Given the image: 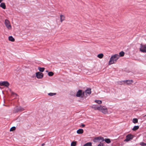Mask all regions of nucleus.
<instances>
[{
    "instance_id": "473e14b6",
    "label": "nucleus",
    "mask_w": 146,
    "mask_h": 146,
    "mask_svg": "<svg viewBox=\"0 0 146 146\" xmlns=\"http://www.w3.org/2000/svg\"><path fill=\"white\" fill-rule=\"evenodd\" d=\"M85 126V125L84 124H82L80 126V127H84Z\"/></svg>"
},
{
    "instance_id": "412c9836",
    "label": "nucleus",
    "mask_w": 146,
    "mask_h": 146,
    "mask_svg": "<svg viewBox=\"0 0 146 146\" xmlns=\"http://www.w3.org/2000/svg\"><path fill=\"white\" fill-rule=\"evenodd\" d=\"M92 143L91 142H88L84 145L83 146H92Z\"/></svg>"
},
{
    "instance_id": "bb28decb",
    "label": "nucleus",
    "mask_w": 146,
    "mask_h": 146,
    "mask_svg": "<svg viewBox=\"0 0 146 146\" xmlns=\"http://www.w3.org/2000/svg\"><path fill=\"white\" fill-rule=\"evenodd\" d=\"M56 93H49L48 94V95L50 96H52L55 95Z\"/></svg>"
},
{
    "instance_id": "7ed1b4c3",
    "label": "nucleus",
    "mask_w": 146,
    "mask_h": 146,
    "mask_svg": "<svg viewBox=\"0 0 146 146\" xmlns=\"http://www.w3.org/2000/svg\"><path fill=\"white\" fill-rule=\"evenodd\" d=\"M24 108L21 106H17L14 108L13 111V112L15 113L18 112L22 111L24 110Z\"/></svg>"
},
{
    "instance_id": "20e7f679",
    "label": "nucleus",
    "mask_w": 146,
    "mask_h": 146,
    "mask_svg": "<svg viewBox=\"0 0 146 146\" xmlns=\"http://www.w3.org/2000/svg\"><path fill=\"white\" fill-rule=\"evenodd\" d=\"M91 89L90 88H88L84 92H82L83 96L86 97L88 95H89L91 94Z\"/></svg>"
},
{
    "instance_id": "cd10ccee",
    "label": "nucleus",
    "mask_w": 146,
    "mask_h": 146,
    "mask_svg": "<svg viewBox=\"0 0 146 146\" xmlns=\"http://www.w3.org/2000/svg\"><path fill=\"white\" fill-rule=\"evenodd\" d=\"M133 122L134 123H137L138 122L137 119V118L133 119Z\"/></svg>"
},
{
    "instance_id": "1a4fd4ad",
    "label": "nucleus",
    "mask_w": 146,
    "mask_h": 146,
    "mask_svg": "<svg viewBox=\"0 0 146 146\" xmlns=\"http://www.w3.org/2000/svg\"><path fill=\"white\" fill-rule=\"evenodd\" d=\"M146 45H141L140 48V50L141 52H146Z\"/></svg>"
},
{
    "instance_id": "72a5a7b5",
    "label": "nucleus",
    "mask_w": 146,
    "mask_h": 146,
    "mask_svg": "<svg viewBox=\"0 0 146 146\" xmlns=\"http://www.w3.org/2000/svg\"><path fill=\"white\" fill-rule=\"evenodd\" d=\"M3 1V0H0V3H1Z\"/></svg>"
},
{
    "instance_id": "423d86ee",
    "label": "nucleus",
    "mask_w": 146,
    "mask_h": 146,
    "mask_svg": "<svg viewBox=\"0 0 146 146\" xmlns=\"http://www.w3.org/2000/svg\"><path fill=\"white\" fill-rule=\"evenodd\" d=\"M100 140H101V141H104V139L103 137L99 136L95 137L93 139V141L96 143Z\"/></svg>"
},
{
    "instance_id": "c756f323",
    "label": "nucleus",
    "mask_w": 146,
    "mask_h": 146,
    "mask_svg": "<svg viewBox=\"0 0 146 146\" xmlns=\"http://www.w3.org/2000/svg\"><path fill=\"white\" fill-rule=\"evenodd\" d=\"M16 129V128L15 127H11L10 130V131H13L15 130Z\"/></svg>"
},
{
    "instance_id": "e433bc0d",
    "label": "nucleus",
    "mask_w": 146,
    "mask_h": 146,
    "mask_svg": "<svg viewBox=\"0 0 146 146\" xmlns=\"http://www.w3.org/2000/svg\"><path fill=\"white\" fill-rule=\"evenodd\" d=\"M144 116V117H145V116H146V115H144V116Z\"/></svg>"
},
{
    "instance_id": "4be33fe9",
    "label": "nucleus",
    "mask_w": 146,
    "mask_h": 146,
    "mask_svg": "<svg viewBox=\"0 0 146 146\" xmlns=\"http://www.w3.org/2000/svg\"><path fill=\"white\" fill-rule=\"evenodd\" d=\"M104 56V55L103 54L101 53L99 54H98V55L97 57L100 58H102Z\"/></svg>"
},
{
    "instance_id": "6ab92c4d",
    "label": "nucleus",
    "mask_w": 146,
    "mask_h": 146,
    "mask_svg": "<svg viewBox=\"0 0 146 146\" xmlns=\"http://www.w3.org/2000/svg\"><path fill=\"white\" fill-rule=\"evenodd\" d=\"M104 141L107 143H109L111 142V141L109 139L106 138L104 139Z\"/></svg>"
},
{
    "instance_id": "b1692460",
    "label": "nucleus",
    "mask_w": 146,
    "mask_h": 146,
    "mask_svg": "<svg viewBox=\"0 0 146 146\" xmlns=\"http://www.w3.org/2000/svg\"><path fill=\"white\" fill-rule=\"evenodd\" d=\"M124 52L123 51H121L119 53V55L120 57H122L124 56Z\"/></svg>"
},
{
    "instance_id": "58836bf2",
    "label": "nucleus",
    "mask_w": 146,
    "mask_h": 146,
    "mask_svg": "<svg viewBox=\"0 0 146 146\" xmlns=\"http://www.w3.org/2000/svg\"><path fill=\"white\" fill-rule=\"evenodd\" d=\"M3 106H5V104H3Z\"/></svg>"
},
{
    "instance_id": "f03ea898",
    "label": "nucleus",
    "mask_w": 146,
    "mask_h": 146,
    "mask_svg": "<svg viewBox=\"0 0 146 146\" xmlns=\"http://www.w3.org/2000/svg\"><path fill=\"white\" fill-rule=\"evenodd\" d=\"M99 111L104 114H110L112 113L111 111H108L107 108L104 106L101 105Z\"/></svg>"
},
{
    "instance_id": "2eb2a0df",
    "label": "nucleus",
    "mask_w": 146,
    "mask_h": 146,
    "mask_svg": "<svg viewBox=\"0 0 146 146\" xmlns=\"http://www.w3.org/2000/svg\"><path fill=\"white\" fill-rule=\"evenodd\" d=\"M60 22H62L65 19V16L62 15H60Z\"/></svg>"
},
{
    "instance_id": "393cba45",
    "label": "nucleus",
    "mask_w": 146,
    "mask_h": 146,
    "mask_svg": "<svg viewBox=\"0 0 146 146\" xmlns=\"http://www.w3.org/2000/svg\"><path fill=\"white\" fill-rule=\"evenodd\" d=\"M95 102L99 104H101L102 103L101 101L98 100H95Z\"/></svg>"
},
{
    "instance_id": "4c0bfd02",
    "label": "nucleus",
    "mask_w": 146,
    "mask_h": 146,
    "mask_svg": "<svg viewBox=\"0 0 146 146\" xmlns=\"http://www.w3.org/2000/svg\"><path fill=\"white\" fill-rule=\"evenodd\" d=\"M4 103L5 102V100H4Z\"/></svg>"
},
{
    "instance_id": "5701e85b",
    "label": "nucleus",
    "mask_w": 146,
    "mask_h": 146,
    "mask_svg": "<svg viewBox=\"0 0 146 146\" xmlns=\"http://www.w3.org/2000/svg\"><path fill=\"white\" fill-rule=\"evenodd\" d=\"M139 128V126H135L132 129V130L133 131H135L137 129H138Z\"/></svg>"
},
{
    "instance_id": "dca6fc26",
    "label": "nucleus",
    "mask_w": 146,
    "mask_h": 146,
    "mask_svg": "<svg viewBox=\"0 0 146 146\" xmlns=\"http://www.w3.org/2000/svg\"><path fill=\"white\" fill-rule=\"evenodd\" d=\"M77 133L78 134H82L83 133V130L82 129H79L77 130Z\"/></svg>"
},
{
    "instance_id": "f704fd0d",
    "label": "nucleus",
    "mask_w": 146,
    "mask_h": 146,
    "mask_svg": "<svg viewBox=\"0 0 146 146\" xmlns=\"http://www.w3.org/2000/svg\"><path fill=\"white\" fill-rule=\"evenodd\" d=\"M35 74L36 76V72L35 73Z\"/></svg>"
},
{
    "instance_id": "a211bd4d",
    "label": "nucleus",
    "mask_w": 146,
    "mask_h": 146,
    "mask_svg": "<svg viewBox=\"0 0 146 146\" xmlns=\"http://www.w3.org/2000/svg\"><path fill=\"white\" fill-rule=\"evenodd\" d=\"M38 69L41 72H43L45 69L43 67H38Z\"/></svg>"
},
{
    "instance_id": "c9c22d12",
    "label": "nucleus",
    "mask_w": 146,
    "mask_h": 146,
    "mask_svg": "<svg viewBox=\"0 0 146 146\" xmlns=\"http://www.w3.org/2000/svg\"><path fill=\"white\" fill-rule=\"evenodd\" d=\"M46 72H48V70H46Z\"/></svg>"
},
{
    "instance_id": "6e6552de",
    "label": "nucleus",
    "mask_w": 146,
    "mask_h": 146,
    "mask_svg": "<svg viewBox=\"0 0 146 146\" xmlns=\"http://www.w3.org/2000/svg\"><path fill=\"white\" fill-rule=\"evenodd\" d=\"M9 85V83L7 81H1L0 82V86H4L6 87H8Z\"/></svg>"
},
{
    "instance_id": "a878e982",
    "label": "nucleus",
    "mask_w": 146,
    "mask_h": 146,
    "mask_svg": "<svg viewBox=\"0 0 146 146\" xmlns=\"http://www.w3.org/2000/svg\"><path fill=\"white\" fill-rule=\"evenodd\" d=\"M76 141H73L71 143V146H76Z\"/></svg>"
},
{
    "instance_id": "c85d7f7f",
    "label": "nucleus",
    "mask_w": 146,
    "mask_h": 146,
    "mask_svg": "<svg viewBox=\"0 0 146 146\" xmlns=\"http://www.w3.org/2000/svg\"><path fill=\"white\" fill-rule=\"evenodd\" d=\"M48 75L49 76H52L54 75V73L52 72H49L48 73Z\"/></svg>"
},
{
    "instance_id": "2f4dec72",
    "label": "nucleus",
    "mask_w": 146,
    "mask_h": 146,
    "mask_svg": "<svg viewBox=\"0 0 146 146\" xmlns=\"http://www.w3.org/2000/svg\"><path fill=\"white\" fill-rule=\"evenodd\" d=\"M98 146H104L103 144L101 142L98 145Z\"/></svg>"
},
{
    "instance_id": "0eeeda50",
    "label": "nucleus",
    "mask_w": 146,
    "mask_h": 146,
    "mask_svg": "<svg viewBox=\"0 0 146 146\" xmlns=\"http://www.w3.org/2000/svg\"><path fill=\"white\" fill-rule=\"evenodd\" d=\"M5 23L7 28L9 29L11 28V27L9 21L7 19H5Z\"/></svg>"
},
{
    "instance_id": "aec40b11",
    "label": "nucleus",
    "mask_w": 146,
    "mask_h": 146,
    "mask_svg": "<svg viewBox=\"0 0 146 146\" xmlns=\"http://www.w3.org/2000/svg\"><path fill=\"white\" fill-rule=\"evenodd\" d=\"M92 108H94L95 110H100V106H92Z\"/></svg>"
},
{
    "instance_id": "f257e3e1",
    "label": "nucleus",
    "mask_w": 146,
    "mask_h": 146,
    "mask_svg": "<svg viewBox=\"0 0 146 146\" xmlns=\"http://www.w3.org/2000/svg\"><path fill=\"white\" fill-rule=\"evenodd\" d=\"M119 58V56L117 54H115L111 56L109 62V65L115 63Z\"/></svg>"
},
{
    "instance_id": "7c9ffc66",
    "label": "nucleus",
    "mask_w": 146,
    "mask_h": 146,
    "mask_svg": "<svg viewBox=\"0 0 146 146\" xmlns=\"http://www.w3.org/2000/svg\"><path fill=\"white\" fill-rule=\"evenodd\" d=\"M139 144L142 146H144L145 145H146V143H145L143 142H141Z\"/></svg>"
},
{
    "instance_id": "9d476101",
    "label": "nucleus",
    "mask_w": 146,
    "mask_h": 146,
    "mask_svg": "<svg viewBox=\"0 0 146 146\" xmlns=\"http://www.w3.org/2000/svg\"><path fill=\"white\" fill-rule=\"evenodd\" d=\"M76 96L77 97H83L84 96L82 95V90H79L77 92L76 94Z\"/></svg>"
},
{
    "instance_id": "f3484780",
    "label": "nucleus",
    "mask_w": 146,
    "mask_h": 146,
    "mask_svg": "<svg viewBox=\"0 0 146 146\" xmlns=\"http://www.w3.org/2000/svg\"><path fill=\"white\" fill-rule=\"evenodd\" d=\"M9 40L10 41L14 42L15 39L12 36H10L9 37Z\"/></svg>"
},
{
    "instance_id": "ddd939ff",
    "label": "nucleus",
    "mask_w": 146,
    "mask_h": 146,
    "mask_svg": "<svg viewBox=\"0 0 146 146\" xmlns=\"http://www.w3.org/2000/svg\"><path fill=\"white\" fill-rule=\"evenodd\" d=\"M0 7L4 9H6V5L4 3H2L0 5Z\"/></svg>"
},
{
    "instance_id": "9b49d317",
    "label": "nucleus",
    "mask_w": 146,
    "mask_h": 146,
    "mask_svg": "<svg viewBox=\"0 0 146 146\" xmlns=\"http://www.w3.org/2000/svg\"><path fill=\"white\" fill-rule=\"evenodd\" d=\"M43 76L42 73L40 72H37V78L38 79L42 78Z\"/></svg>"
},
{
    "instance_id": "39448f33",
    "label": "nucleus",
    "mask_w": 146,
    "mask_h": 146,
    "mask_svg": "<svg viewBox=\"0 0 146 146\" xmlns=\"http://www.w3.org/2000/svg\"><path fill=\"white\" fill-rule=\"evenodd\" d=\"M133 138V136L131 134H129L127 135L126 137V139L124 140V141L125 142H128L131 139H132Z\"/></svg>"
},
{
    "instance_id": "4468645a",
    "label": "nucleus",
    "mask_w": 146,
    "mask_h": 146,
    "mask_svg": "<svg viewBox=\"0 0 146 146\" xmlns=\"http://www.w3.org/2000/svg\"><path fill=\"white\" fill-rule=\"evenodd\" d=\"M10 91L11 93V95L12 96H13L15 97H16L17 96V94L16 93H14V92L12 91L11 89L10 90Z\"/></svg>"
},
{
    "instance_id": "f8f14e48",
    "label": "nucleus",
    "mask_w": 146,
    "mask_h": 146,
    "mask_svg": "<svg viewBox=\"0 0 146 146\" xmlns=\"http://www.w3.org/2000/svg\"><path fill=\"white\" fill-rule=\"evenodd\" d=\"M122 82L126 83L127 85H129L131 84L133 82V81L132 80H127L122 81Z\"/></svg>"
}]
</instances>
